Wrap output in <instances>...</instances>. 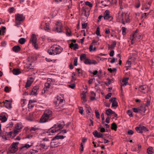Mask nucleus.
<instances>
[{"mask_svg":"<svg viewBox=\"0 0 154 154\" xmlns=\"http://www.w3.org/2000/svg\"><path fill=\"white\" fill-rule=\"evenodd\" d=\"M87 25V23H83L82 24V28L83 29H85Z\"/></svg>","mask_w":154,"mask_h":154,"instance_id":"69168bd1","label":"nucleus"},{"mask_svg":"<svg viewBox=\"0 0 154 154\" xmlns=\"http://www.w3.org/2000/svg\"><path fill=\"white\" fill-rule=\"evenodd\" d=\"M116 44V41H113L112 42V44L111 45H109L108 46V48L109 49H112L114 48L115 47Z\"/></svg>","mask_w":154,"mask_h":154,"instance_id":"bb28decb","label":"nucleus"},{"mask_svg":"<svg viewBox=\"0 0 154 154\" xmlns=\"http://www.w3.org/2000/svg\"><path fill=\"white\" fill-rule=\"evenodd\" d=\"M132 110L135 113H138V112L141 110V109L139 107L137 108H133Z\"/></svg>","mask_w":154,"mask_h":154,"instance_id":"a19ab883","label":"nucleus"},{"mask_svg":"<svg viewBox=\"0 0 154 154\" xmlns=\"http://www.w3.org/2000/svg\"><path fill=\"white\" fill-rule=\"evenodd\" d=\"M135 129L138 133H142L143 131H148L149 130L145 126L139 125L138 126L136 127Z\"/></svg>","mask_w":154,"mask_h":154,"instance_id":"1a4fd4ad","label":"nucleus"},{"mask_svg":"<svg viewBox=\"0 0 154 154\" xmlns=\"http://www.w3.org/2000/svg\"><path fill=\"white\" fill-rule=\"evenodd\" d=\"M151 2H149L148 1H147L146 2L145 4L144 7H143V9H149V8Z\"/></svg>","mask_w":154,"mask_h":154,"instance_id":"b1692460","label":"nucleus"},{"mask_svg":"<svg viewBox=\"0 0 154 154\" xmlns=\"http://www.w3.org/2000/svg\"><path fill=\"white\" fill-rule=\"evenodd\" d=\"M14 10V8L13 7H12L8 9V11L10 13H12Z\"/></svg>","mask_w":154,"mask_h":154,"instance_id":"09e8293b","label":"nucleus"},{"mask_svg":"<svg viewBox=\"0 0 154 154\" xmlns=\"http://www.w3.org/2000/svg\"><path fill=\"white\" fill-rule=\"evenodd\" d=\"M77 60L78 58L77 57H75L74 60V65L75 66H76L77 65Z\"/></svg>","mask_w":154,"mask_h":154,"instance_id":"864d4df0","label":"nucleus"},{"mask_svg":"<svg viewBox=\"0 0 154 154\" xmlns=\"http://www.w3.org/2000/svg\"><path fill=\"white\" fill-rule=\"evenodd\" d=\"M117 126L116 123L115 122L113 123L111 125V128L115 131L117 130Z\"/></svg>","mask_w":154,"mask_h":154,"instance_id":"2f4dec72","label":"nucleus"},{"mask_svg":"<svg viewBox=\"0 0 154 154\" xmlns=\"http://www.w3.org/2000/svg\"><path fill=\"white\" fill-rule=\"evenodd\" d=\"M47 81L48 82H55V80L54 79H51L48 78L47 79Z\"/></svg>","mask_w":154,"mask_h":154,"instance_id":"774afa93","label":"nucleus"},{"mask_svg":"<svg viewBox=\"0 0 154 154\" xmlns=\"http://www.w3.org/2000/svg\"><path fill=\"white\" fill-rule=\"evenodd\" d=\"M64 137L62 135H59L58 134L54 137L51 140V145L53 146V143H56L58 141V140L59 139H64Z\"/></svg>","mask_w":154,"mask_h":154,"instance_id":"9d476101","label":"nucleus"},{"mask_svg":"<svg viewBox=\"0 0 154 154\" xmlns=\"http://www.w3.org/2000/svg\"><path fill=\"white\" fill-rule=\"evenodd\" d=\"M116 98L115 97L112 98H111V99L109 100V101H111L112 103L113 102H115L116 101Z\"/></svg>","mask_w":154,"mask_h":154,"instance_id":"052dcab7","label":"nucleus"},{"mask_svg":"<svg viewBox=\"0 0 154 154\" xmlns=\"http://www.w3.org/2000/svg\"><path fill=\"white\" fill-rule=\"evenodd\" d=\"M32 82V80L31 81L30 80H28L26 84V88H27L28 87L30 86Z\"/></svg>","mask_w":154,"mask_h":154,"instance_id":"473e14b6","label":"nucleus"},{"mask_svg":"<svg viewBox=\"0 0 154 154\" xmlns=\"http://www.w3.org/2000/svg\"><path fill=\"white\" fill-rule=\"evenodd\" d=\"M104 2L103 4V6L105 7L108 6L111 4V2L109 0H104Z\"/></svg>","mask_w":154,"mask_h":154,"instance_id":"7c9ffc66","label":"nucleus"},{"mask_svg":"<svg viewBox=\"0 0 154 154\" xmlns=\"http://www.w3.org/2000/svg\"><path fill=\"white\" fill-rule=\"evenodd\" d=\"M81 98L82 100H83V101L84 102L86 101L85 94H82L81 96Z\"/></svg>","mask_w":154,"mask_h":154,"instance_id":"37998d69","label":"nucleus"},{"mask_svg":"<svg viewBox=\"0 0 154 154\" xmlns=\"http://www.w3.org/2000/svg\"><path fill=\"white\" fill-rule=\"evenodd\" d=\"M95 113L96 117L98 119L99 118L100 114L98 111L97 110H95Z\"/></svg>","mask_w":154,"mask_h":154,"instance_id":"13d9d810","label":"nucleus"},{"mask_svg":"<svg viewBox=\"0 0 154 154\" xmlns=\"http://www.w3.org/2000/svg\"><path fill=\"white\" fill-rule=\"evenodd\" d=\"M122 33L123 35H125L126 34V28L125 27H122Z\"/></svg>","mask_w":154,"mask_h":154,"instance_id":"3c124183","label":"nucleus"},{"mask_svg":"<svg viewBox=\"0 0 154 154\" xmlns=\"http://www.w3.org/2000/svg\"><path fill=\"white\" fill-rule=\"evenodd\" d=\"M7 114L4 112L2 113L0 115V120L2 122H6L7 120L6 116Z\"/></svg>","mask_w":154,"mask_h":154,"instance_id":"6ab92c4d","label":"nucleus"},{"mask_svg":"<svg viewBox=\"0 0 154 154\" xmlns=\"http://www.w3.org/2000/svg\"><path fill=\"white\" fill-rule=\"evenodd\" d=\"M52 119L51 118L45 115L44 114H43L40 119V122L41 123H45L50 121Z\"/></svg>","mask_w":154,"mask_h":154,"instance_id":"f8f14e48","label":"nucleus"},{"mask_svg":"<svg viewBox=\"0 0 154 154\" xmlns=\"http://www.w3.org/2000/svg\"><path fill=\"white\" fill-rule=\"evenodd\" d=\"M19 142L13 143L9 148V151L12 153H14L18 149L17 145Z\"/></svg>","mask_w":154,"mask_h":154,"instance_id":"423d86ee","label":"nucleus"},{"mask_svg":"<svg viewBox=\"0 0 154 154\" xmlns=\"http://www.w3.org/2000/svg\"><path fill=\"white\" fill-rule=\"evenodd\" d=\"M5 91L6 92H8L9 91V88L8 86H6L4 88Z\"/></svg>","mask_w":154,"mask_h":154,"instance_id":"338daca9","label":"nucleus"},{"mask_svg":"<svg viewBox=\"0 0 154 154\" xmlns=\"http://www.w3.org/2000/svg\"><path fill=\"white\" fill-rule=\"evenodd\" d=\"M44 114L45 115L51 118L52 116V112L51 110L48 109L44 112Z\"/></svg>","mask_w":154,"mask_h":154,"instance_id":"412c9836","label":"nucleus"},{"mask_svg":"<svg viewBox=\"0 0 154 154\" xmlns=\"http://www.w3.org/2000/svg\"><path fill=\"white\" fill-rule=\"evenodd\" d=\"M112 107H117L118 106V104L117 101H116L115 102L112 103Z\"/></svg>","mask_w":154,"mask_h":154,"instance_id":"49530a36","label":"nucleus"},{"mask_svg":"<svg viewBox=\"0 0 154 154\" xmlns=\"http://www.w3.org/2000/svg\"><path fill=\"white\" fill-rule=\"evenodd\" d=\"M87 58L86 57V55L85 54H81L80 57V59L81 60H85Z\"/></svg>","mask_w":154,"mask_h":154,"instance_id":"c9c22d12","label":"nucleus"},{"mask_svg":"<svg viewBox=\"0 0 154 154\" xmlns=\"http://www.w3.org/2000/svg\"><path fill=\"white\" fill-rule=\"evenodd\" d=\"M127 113L130 117H133V116L132 115V112L131 110H128L127 111Z\"/></svg>","mask_w":154,"mask_h":154,"instance_id":"c03bdc74","label":"nucleus"},{"mask_svg":"<svg viewBox=\"0 0 154 154\" xmlns=\"http://www.w3.org/2000/svg\"><path fill=\"white\" fill-rule=\"evenodd\" d=\"M69 86L70 88L72 89H74L75 87V85L74 84H72L69 85Z\"/></svg>","mask_w":154,"mask_h":154,"instance_id":"5fc2aeb1","label":"nucleus"},{"mask_svg":"<svg viewBox=\"0 0 154 154\" xmlns=\"http://www.w3.org/2000/svg\"><path fill=\"white\" fill-rule=\"evenodd\" d=\"M114 51L113 50L111 51L109 55L110 57H113L114 56Z\"/></svg>","mask_w":154,"mask_h":154,"instance_id":"0e129e2a","label":"nucleus"},{"mask_svg":"<svg viewBox=\"0 0 154 154\" xmlns=\"http://www.w3.org/2000/svg\"><path fill=\"white\" fill-rule=\"evenodd\" d=\"M22 128V125L20 123H18L15 126V128L14 129L16 131H17L19 132L20 130Z\"/></svg>","mask_w":154,"mask_h":154,"instance_id":"a878e982","label":"nucleus"},{"mask_svg":"<svg viewBox=\"0 0 154 154\" xmlns=\"http://www.w3.org/2000/svg\"><path fill=\"white\" fill-rule=\"evenodd\" d=\"M18 132L17 131L14 130L13 132L11 131L9 132V134L10 135L11 137L13 138L17 135Z\"/></svg>","mask_w":154,"mask_h":154,"instance_id":"5701e85b","label":"nucleus"},{"mask_svg":"<svg viewBox=\"0 0 154 154\" xmlns=\"http://www.w3.org/2000/svg\"><path fill=\"white\" fill-rule=\"evenodd\" d=\"M118 18L119 19V21L120 20H123V13L122 11H120L118 14Z\"/></svg>","mask_w":154,"mask_h":154,"instance_id":"4be33fe9","label":"nucleus"},{"mask_svg":"<svg viewBox=\"0 0 154 154\" xmlns=\"http://www.w3.org/2000/svg\"><path fill=\"white\" fill-rule=\"evenodd\" d=\"M112 95V93H109L107 94L105 96V98L106 99H108Z\"/></svg>","mask_w":154,"mask_h":154,"instance_id":"6e6d98bb","label":"nucleus"},{"mask_svg":"<svg viewBox=\"0 0 154 154\" xmlns=\"http://www.w3.org/2000/svg\"><path fill=\"white\" fill-rule=\"evenodd\" d=\"M15 26L18 27V25L20 24L21 22L23 21L25 19V17L23 14H17L15 15Z\"/></svg>","mask_w":154,"mask_h":154,"instance_id":"20e7f679","label":"nucleus"},{"mask_svg":"<svg viewBox=\"0 0 154 154\" xmlns=\"http://www.w3.org/2000/svg\"><path fill=\"white\" fill-rule=\"evenodd\" d=\"M20 50V48L18 45H15L13 48V50L15 52L17 53Z\"/></svg>","mask_w":154,"mask_h":154,"instance_id":"cd10ccee","label":"nucleus"},{"mask_svg":"<svg viewBox=\"0 0 154 154\" xmlns=\"http://www.w3.org/2000/svg\"><path fill=\"white\" fill-rule=\"evenodd\" d=\"M153 148L152 147H149L147 149V153L148 154H152L153 152L152 151Z\"/></svg>","mask_w":154,"mask_h":154,"instance_id":"ea45409f","label":"nucleus"},{"mask_svg":"<svg viewBox=\"0 0 154 154\" xmlns=\"http://www.w3.org/2000/svg\"><path fill=\"white\" fill-rule=\"evenodd\" d=\"M104 19L105 20H108L111 21L112 19V17L110 14V12L109 10H106L105 11L104 14Z\"/></svg>","mask_w":154,"mask_h":154,"instance_id":"4468645a","label":"nucleus"},{"mask_svg":"<svg viewBox=\"0 0 154 154\" xmlns=\"http://www.w3.org/2000/svg\"><path fill=\"white\" fill-rule=\"evenodd\" d=\"M128 79V78H125L123 79L122 82L124 83V84H122V86H124L127 85Z\"/></svg>","mask_w":154,"mask_h":154,"instance_id":"f704fd0d","label":"nucleus"},{"mask_svg":"<svg viewBox=\"0 0 154 154\" xmlns=\"http://www.w3.org/2000/svg\"><path fill=\"white\" fill-rule=\"evenodd\" d=\"M128 134L129 135H132L134 133V132L132 130H129L127 132Z\"/></svg>","mask_w":154,"mask_h":154,"instance_id":"e2e57ef3","label":"nucleus"},{"mask_svg":"<svg viewBox=\"0 0 154 154\" xmlns=\"http://www.w3.org/2000/svg\"><path fill=\"white\" fill-rule=\"evenodd\" d=\"M138 89L140 91L143 93H146L147 92L148 88L146 85H143L140 86L138 88Z\"/></svg>","mask_w":154,"mask_h":154,"instance_id":"dca6fc26","label":"nucleus"},{"mask_svg":"<svg viewBox=\"0 0 154 154\" xmlns=\"http://www.w3.org/2000/svg\"><path fill=\"white\" fill-rule=\"evenodd\" d=\"M132 38H131L132 41L133 40H134L136 38L138 39H140L141 38V36L138 33L137 30L134 32Z\"/></svg>","mask_w":154,"mask_h":154,"instance_id":"a211bd4d","label":"nucleus"},{"mask_svg":"<svg viewBox=\"0 0 154 154\" xmlns=\"http://www.w3.org/2000/svg\"><path fill=\"white\" fill-rule=\"evenodd\" d=\"M93 134L95 137L98 138L103 137V134L100 132H98L97 130H95L93 132Z\"/></svg>","mask_w":154,"mask_h":154,"instance_id":"aec40b11","label":"nucleus"},{"mask_svg":"<svg viewBox=\"0 0 154 154\" xmlns=\"http://www.w3.org/2000/svg\"><path fill=\"white\" fill-rule=\"evenodd\" d=\"M89 51L90 52L95 51L96 50V48L95 47L93 48V45L91 44L89 48Z\"/></svg>","mask_w":154,"mask_h":154,"instance_id":"58836bf2","label":"nucleus"},{"mask_svg":"<svg viewBox=\"0 0 154 154\" xmlns=\"http://www.w3.org/2000/svg\"><path fill=\"white\" fill-rule=\"evenodd\" d=\"M36 40L37 38L35 35L34 34H32L30 38V41L32 43L33 45L36 49H37L38 48V45L36 44Z\"/></svg>","mask_w":154,"mask_h":154,"instance_id":"9b49d317","label":"nucleus"},{"mask_svg":"<svg viewBox=\"0 0 154 154\" xmlns=\"http://www.w3.org/2000/svg\"><path fill=\"white\" fill-rule=\"evenodd\" d=\"M13 125V123L12 122H10L7 125V128L9 127H12Z\"/></svg>","mask_w":154,"mask_h":154,"instance_id":"bf43d9fd","label":"nucleus"},{"mask_svg":"<svg viewBox=\"0 0 154 154\" xmlns=\"http://www.w3.org/2000/svg\"><path fill=\"white\" fill-rule=\"evenodd\" d=\"M125 19L126 23H127L129 22L130 19L129 18V16L128 15H125Z\"/></svg>","mask_w":154,"mask_h":154,"instance_id":"79ce46f5","label":"nucleus"},{"mask_svg":"<svg viewBox=\"0 0 154 154\" xmlns=\"http://www.w3.org/2000/svg\"><path fill=\"white\" fill-rule=\"evenodd\" d=\"M37 146V149L42 152L44 150H46L47 149L49 146L45 142H43L41 143L39 145H38Z\"/></svg>","mask_w":154,"mask_h":154,"instance_id":"0eeeda50","label":"nucleus"},{"mask_svg":"<svg viewBox=\"0 0 154 154\" xmlns=\"http://www.w3.org/2000/svg\"><path fill=\"white\" fill-rule=\"evenodd\" d=\"M51 83L50 82H46L45 84V87L44 88V90L45 91V92L46 91H47L48 90V89L51 86Z\"/></svg>","mask_w":154,"mask_h":154,"instance_id":"393cba45","label":"nucleus"},{"mask_svg":"<svg viewBox=\"0 0 154 154\" xmlns=\"http://www.w3.org/2000/svg\"><path fill=\"white\" fill-rule=\"evenodd\" d=\"M54 103L56 107L62 106L65 103L63 97L61 95L57 96L54 100Z\"/></svg>","mask_w":154,"mask_h":154,"instance_id":"7ed1b4c3","label":"nucleus"},{"mask_svg":"<svg viewBox=\"0 0 154 154\" xmlns=\"http://www.w3.org/2000/svg\"><path fill=\"white\" fill-rule=\"evenodd\" d=\"M84 62L86 64L91 65L93 64L96 65L97 64V63L95 60H91L88 58L85 59Z\"/></svg>","mask_w":154,"mask_h":154,"instance_id":"2eb2a0df","label":"nucleus"},{"mask_svg":"<svg viewBox=\"0 0 154 154\" xmlns=\"http://www.w3.org/2000/svg\"><path fill=\"white\" fill-rule=\"evenodd\" d=\"M63 28L62 23L60 21L57 22L55 24V26L53 29V30L58 33L62 32Z\"/></svg>","mask_w":154,"mask_h":154,"instance_id":"39448f33","label":"nucleus"},{"mask_svg":"<svg viewBox=\"0 0 154 154\" xmlns=\"http://www.w3.org/2000/svg\"><path fill=\"white\" fill-rule=\"evenodd\" d=\"M63 49L60 46L57 45L52 46L48 50V52L50 55H55L60 54Z\"/></svg>","mask_w":154,"mask_h":154,"instance_id":"f03ea898","label":"nucleus"},{"mask_svg":"<svg viewBox=\"0 0 154 154\" xmlns=\"http://www.w3.org/2000/svg\"><path fill=\"white\" fill-rule=\"evenodd\" d=\"M21 72L18 69H14L13 71V73L15 75H18Z\"/></svg>","mask_w":154,"mask_h":154,"instance_id":"c756f323","label":"nucleus"},{"mask_svg":"<svg viewBox=\"0 0 154 154\" xmlns=\"http://www.w3.org/2000/svg\"><path fill=\"white\" fill-rule=\"evenodd\" d=\"M2 103H3L4 106H5L6 108L9 109L11 108V102L10 100H6L5 101H3Z\"/></svg>","mask_w":154,"mask_h":154,"instance_id":"f3484780","label":"nucleus"},{"mask_svg":"<svg viewBox=\"0 0 154 154\" xmlns=\"http://www.w3.org/2000/svg\"><path fill=\"white\" fill-rule=\"evenodd\" d=\"M150 11L148 13H145L143 15V17L146 18L149 14Z\"/></svg>","mask_w":154,"mask_h":154,"instance_id":"680f3d73","label":"nucleus"},{"mask_svg":"<svg viewBox=\"0 0 154 154\" xmlns=\"http://www.w3.org/2000/svg\"><path fill=\"white\" fill-rule=\"evenodd\" d=\"M69 47L71 48H73L74 50L78 49V45L77 44H74L72 43L69 45Z\"/></svg>","mask_w":154,"mask_h":154,"instance_id":"c85d7f7f","label":"nucleus"},{"mask_svg":"<svg viewBox=\"0 0 154 154\" xmlns=\"http://www.w3.org/2000/svg\"><path fill=\"white\" fill-rule=\"evenodd\" d=\"M32 145V143L28 142L25 144H22L19 148V150L20 151L23 152L25 150L29 148Z\"/></svg>","mask_w":154,"mask_h":154,"instance_id":"6e6552de","label":"nucleus"},{"mask_svg":"<svg viewBox=\"0 0 154 154\" xmlns=\"http://www.w3.org/2000/svg\"><path fill=\"white\" fill-rule=\"evenodd\" d=\"M38 129L37 128H36L35 127H32L30 128V131H35Z\"/></svg>","mask_w":154,"mask_h":154,"instance_id":"603ef678","label":"nucleus"},{"mask_svg":"<svg viewBox=\"0 0 154 154\" xmlns=\"http://www.w3.org/2000/svg\"><path fill=\"white\" fill-rule=\"evenodd\" d=\"M140 4L139 1H138L136 4L135 7L136 8H138L140 6Z\"/></svg>","mask_w":154,"mask_h":154,"instance_id":"4d7b16f0","label":"nucleus"},{"mask_svg":"<svg viewBox=\"0 0 154 154\" xmlns=\"http://www.w3.org/2000/svg\"><path fill=\"white\" fill-rule=\"evenodd\" d=\"M26 42V39L24 38H21L18 41V42L21 44H23Z\"/></svg>","mask_w":154,"mask_h":154,"instance_id":"e433bc0d","label":"nucleus"},{"mask_svg":"<svg viewBox=\"0 0 154 154\" xmlns=\"http://www.w3.org/2000/svg\"><path fill=\"white\" fill-rule=\"evenodd\" d=\"M49 24L48 23L42 22L41 24L40 28L41 29H44L45 31L48 32L50 30Z\"/></svg>","mask_w":154,"mask_h":154,"instance_id":"ddd939ff","label":"nucleus"},{"mask_svg":"<svg viewBox=\"0 0 154 154\" xmlns=\"http://www.w3.org/2000/svg\"><path fill=\"white\" fill-rule=\"evenodd\" d=\"M76 70L77 71L78 76H80L82 75V70L79 68H77L76 69Z\"/></svg>","mask_w":154,"mask_h":154,"instance_id":"4c0bfd02","label":"nucleus"},{"mask_svg":"<svg viewBox=\"0 0 154 154\" xmlns=\"http://www.w3.org/2000/svg\"><path fill=\"white\" fill-rule=\"evenodd\" d=\"M79 112L82 115L83 114V108L82 107H79Z\"/></svg>","mask_w":154,"mask_h":154,"instance_id":"de8ad7c7","label":"nucleus"},{"mask_svg":"<svg viewBox=\"0 0 154 154\" xmlns=\"http://www.w3.org/2000/svg\"><path fill=\"white\" fill-rule=\"evenodd\" d=\"M37 91L35 89H32L31 92V94L32 95H36L37 94Z\"/></svg>","mask_w":154,"mask_h":154,"instance_id":"a18cd8bd","label":"nucleus"},{"mask_svg":"<svg viewBox=\"0 0 154 154\" xmlns=\"http://www.w3.org/2000/svg\"><path fill=\"white\" fill-rule=\"evenodd\" d=\"M85 4L86 5L90 7H92L93 5L92 4L88 1L86 2H85Z\"/></svg>","mask_w":154,"mask_h":154,"instance_id":"8fccbe9b","label":"nucleus"},{"mask_svg":"<svg viewBox=\"0 0 154 154\" xmlns=\"http://www.w3.org/2000/svg\"><path fill=\"white\" fill-rule=\"evenodd\" d=\"M112 112H113V111L111 109H109L106 110V113L107 116H109L112 114Z\"/></svg>","mask_w":154,"mask_h":154,"instance_id":"72a5a7b5","label":"nucleus"},{"mask_svg":"<svg viewBox=\"0 0 154 154\" xmlns=\"http://www.w3.org/2000/svg\"><path fill=\"white\" fill-rule=\"evenodd\" d=\"M65 126L64 123L62 122L60 123H57L54 125L49 129L45 131V133L48 134V135L60 131Z\"/></svg>","mask_w":154,"mask_h":154,"instance_id":"f257e3e1","label":"nucleus"}]
</instances>
